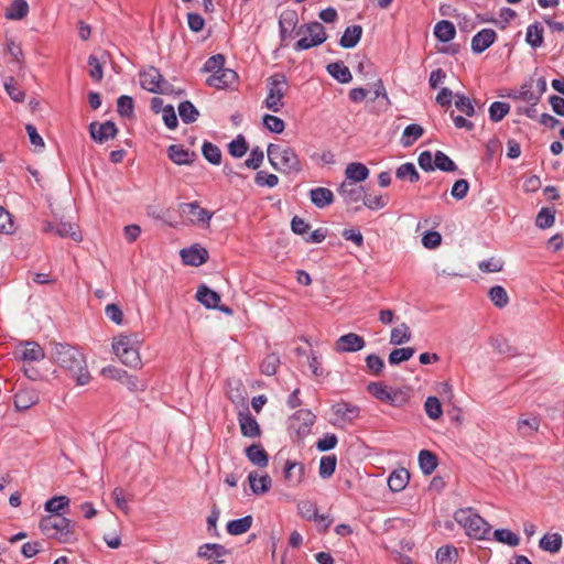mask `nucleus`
I'll return each mask as SVG.
<instances>
[{"mask_svg":"<svg viewBox=\"0 0 564 564\" xmlns=\"http://www.w3.org/2000/svg\"><path fill=\"white\" fill-rule=\"evenodd\" d=\"M51 358L62 368L78 386H85L90 381L85 355L69 344L51 343Z\"/></svg>","mask_w":564,"mask_h":564,"instance_id":"nucleus-1","label":"nucleus"},{"mask_svg":"<svg viewBox=\"0 0 564 564\" xmlns=\"http://www.w3.org/2000/svg\"><path fill=\"white\" fill-rule=\"evenodd\" d=\"M143 343L137 333L120 334L112 340V350L120 361L130 368L141 367L140 347Z\"/></svg>","mask_w":564,"mask_h":564,"instance_id":"nucleus-2","label":"nucleus"},{"mask_svg":"<svg viewBox=\"0 0 564 564\" xmlns=\"http://www.w3.org/2000/svg\"><path fill=\"white\" fill-rule=\"evenodd\" d=\"M267 154L271 166L284 174H299L303 166L296 152L290 147L270 143Z\"/></svg>","mask_w":564,"mask_h":564,"instance_id":"nucleus-3","label":"nucleus"},{"mask_svg":"<svg viewBox=\"0 0 564 564\" xmlns=\"http://www.w3.org/2000/svg\"><path fill=\"white\" fill-rule=\"evenodd\" d=\"M73 527L72 521L62 514H50L40 521L42 533L61 543H70L75 540Z\"/></svg>","mask_w":564,"mask_h":564,"instance_id":"nucleus-4","label":"nucleus"},{"mask_svg":"<svg viewBox=\"0 0 564 564\" xmlns=\"http://www.w3.org/2000/svg\"><path fill=\"white\" fill-rule=\"evenodd\" d=\"M454 519L465 529L468 536L476 540H487L491 532V525L471 508L457 510Z\"/></svg>","mask_w":564,"mask_h":564,"instance_id":"nucleus-5","label":"nucleus"},{"mask_svg":"<svg viewBox=\"0 0 564 564\" xmlns=\"http://www.w3.org/2000/svg\"><path fill=\"white\" fill-rule=\"evenodd\" d=\"M268 94L263 106L272 111L279 112L284 108V97L289 90V83L285 75L276 73L267 79Z\"/></svg>","mask_w":564,"mask_h":564,"instance_id":"nucleus-6","label":"nucleus"},{"mask_svg":"<svg viewBox=\"0 0 564 564\" xmlns=\"http://www.w3.org/2000/svg\"><path fill=\"white\" fill-rule=\"evenodd\" d=\"M141 87L150 93L169 94L171 85L163 78L158 68L150 66L140 72Z\"/></svg>","mask_w":564,"mask_h":564,"instance_id":"nucleus-7","label":"nucleus"},{"mask_svg":"<svg viewBox=\"0 0 564 564\" xmlns=\"http://www.w3.org/2000/svg\"><path fill=\"white\" fill-rule=\"evenodd\" d=\"M308 36L300 39L295 45V51H304L318 46L327 39L325 28L319 22H312L303 26Z\"/></svg>","mask_w":564,"mask_h":564,"instance_id":"nucleus-8","label":"nucleus"},{"mask_svg":"<svg viewBox=\"0 0 564 564\" xmlns=\"http://www.w3.org/2000/svg\"><path fill=\"white\" fill-rule=\"evenodd\" d=\"M182 216H186L194 225L209 226L213 213L202 208L197 202L183 203L178 206Z\"/></svg>","mask_w":564,"mask_h":564,"instance_id":"nucleus-9","label":"nucleus"},{"mask_svg":"<svg viewBox=\"0 0 564 564\" xmlns=\"http://www.w3.org/2000/svg\"><path fill=\"white\" fill-rule=\"evenodd\" d=\"M315 422V415L310 410H299L290 419V426L299 435H306Z\"/></svg>","mask_w":564,"mask_h":564,"instance_id":"nucleus-10","label":"nucleus"},{"mask_svg":"<svg viewBox=\"0 0 564 564\" xmlns=\"http://www.w3.org/2000/svg\"><path fill=\"white\" fill-rule=\"evenodd\" d=\"M366 345L364 337L348 333L340 336L335 343V350L337 352H356L361 350Z\"/></svg>","mask_w":564,"mask_h":564,"instance_id":"nucleus-11","label":"nucleus"},{"mask_svg":"<svg viewBox=\"0 0 564 564\" xmlns=\"http://www.w3.org/2000/svg\"><path fill=\"white\" fill-rule=\"evenodd\" d=\"M238 80V75L232 69H225L207 77L206 84L217 89H226L232 87Z\"/></svg>","mask_w":564,"mask_h":564,"instance_id":"nucleus-12","label":"nucleus"},{"mask_svg":"<svg viewBox=\"0 0 564 564\" xmlns=\"http://www.w3.org/2000/svg\"><path fill=\"white\" fill-rule=\"evenodd\" d=\"M15 356L24 361H40L44 359V349L35 341L22 343L15 350Z\"/></svg>","mask_w":564,"mask_h":564,"instance_id":"nucleus-13","label":"nucleus"},{"mask_svg":"<svg viewBox=\"0 0 564 564\" xmlns=\"http://www.w3.org/2000/svg\"><path fill=\"white\" fill-rule=\"evenodd\" d=\"M338 193L345 204L350 205L362 200L365 191L361 185L351 181H344L338 187Z\"/></svg>","mask_w":564,"mask_h":564,"instance_id":"nucleus-14","label":"nucleus"},{"mask_svg":"<svg viewBox=\"0 0 564 564\" xmlns=\"http://www.w3.org/2000/svg\"><path fill=\"white\" fill-rule=\"evenodd\" d=\"M90 137L100 143L116 137L118 129L112 121L104 123L93 122L89 126Z\"/></svg>","mask_w":564,"mask_h":564,"instance_id":"nucleus-15","label":"nucleus"},{"mask_svg":"<svg viewBox=\"0 0 564 564\" xmlns=\"http://www.w3.org/2000/svg\"><path fill=\"white\" fill-rule=\"evenodd\" d=\"M40 398L36 390L31 388L20 389L13 397L17 411H25L39 403Z\"/></svg>","mask_w":564,"mask_h":564,"instance_id":"nucleus-16","label":"nucleus"},{"mask_svg":"<svg viewBox=\"0 0 564 564\" xmlns=\"http://www.w3.org/2000/svg\"><path fill=\"white\" fill-rule=\"evenodd\" d=\"M497 33L492 29H482L471 39V50L480 54L486 51L496 41Z\"/></svg>","mask_w":564,"mask_h":564,"instance_id":"nucleus-17","label":"nucleus"},{"mask_svg":"<svg viewBox=\"0 0 564 564\" xmlns=\"http://www.w3.org/2000/svg\"><path fill=\"white\" fill-rule=\"evenodd\" d=\"M238 422L243 436L254 438L261 435L260 425L249 411L240 412Z\"/></svg>","mask_w":564,"mask_h":564,"instance_id":"nucleus-18","label":"nucleus"},{"mask_svg":"<svg viewBox=\"0 0 564 564\" xmlns=\"http://www.w3.org/2000/svg\"><path fill=\"white\" fill-rule=\"evenodd\" d=\"M167 156L177 165H189L196 159L195 152H189L181 144H172L167 148Z\"/></svg>","mask_w":564,"mask_h":564,"instance_id":"nucleus-19","label":"nucleus"},{"mask_svg":"<svg viewBox=\"0 0 564 564\" xmlns=\"http://www.w3.org/2000/svg\"><path fill=\"white\" fill-rule=\"evenodd\" d=\"M181 258L185 264L198 267L208 259V251L200 247H191L181 250Z\"/></svg>","mask_w":564,"mask_h":564,"instance_id":"nucleus-20","label":"nucleus"},{"mask_svg":"<svg viewBox=\"0 0 564 564\" xmlns=\"http://www.w3.org/2000/svg\"><path fill=\"white\" fill-rule=\"evenodd\" d=\"M284 478L291 487L300 485L304 478V466L288 460L284 468Z\"/></svg>","mask_w":564,"mask_h":564,"instance_id":"nucleus-21","label":"nucleus"},{"mask_svg":"<svg viewBox=\"0 0 564 564\" xmlns=\"http://www.w3.org/2000/svg\"><path fill=\"white\" fill-rule=\"evenodd\" d=\"M345 181L360 183L369 176V169L359 162L349 163L345 169Z\"/></svg>","mask_w":564,"mask_h":564,"instance_id":"nucleus-22","label":"nucleus"},{"mask_svg":"<svg viewBox=\"0 0 564 564\" xmlns=\"http://www.w3.org/2000/svg\"><path fill=\"white\" fill-rule=\"evenodd\" d=\"M312 203L318 207L324 208L334 202V194L326 187H315L310 191Z\"/></svg>","mask_w":564,"mask_h":564,"instance_id":"nucleus-23","label":"nucleus"},{"mask_svg":"<svg viewBox=\"0 0 564 564\" xmlns=\"http://www.w3.org/2000/svg\"><path fill=\"white\" fill-rule=\"evenodd\" d=\"M228 551L225 546L217 543H206L199 546L197 551V556L206 560L217 561L224 555H226Z\"/></svg>","mask_w":564,"mask_h":564,"instance_id":"nucleus-24","label":"nucleus"},{"mask_svg":"<svg viewBox=\"0 0 564 564\" xmlns=\"http://www.w3.org/2000/svg\"><path fill=\"white\" fill-rule=\"evenodd\" d=\"M196 300L207 308H217L220 302V296L217 292L210 290L206 285L198 288Z\"/></svg>","mask_w":564,"mask_h":564,"instance_id":"nucleus-25","label":"nucleus"},{"mask_svg":"<svg viewBox=\"0 0 564 564\" xmlns=\"http://www.w3.org/2000/svg\"><path fill=\"white\" fill-rule=\"evenodd\" d=\"M362 28L360 25L348 26L339 40V45L344 48H352L360 41Z\"/></svg>","mask_w":564,"mask_h":564,"instance_id":"nucleus-26","label":"nucleus"},{"mask_svg":"<svg viewBox=\"0 0 564 564\" xmlns=\"http://www.w3.org/2000/svg\"><path fill=\"white\" fill-rule=\"evenodd\" d=\"M332 411L338 419L348 422H351L359 415V408L346 402L334 404Z\"/></svg>","mask_w":564,"mask_h":564,"instance_id":"nucleus-27","label":"nucleus"},{"mask_svg":"<svg viewBox=\"0 0 564 564\" xmlns=\"http://www.w3.org/2000/svg\"><path fill=\"white\" fill-rule=\"evenodd\" d=\"M248 480L250 484V489L256 495L265 494L272 484V480L269 475L258 476L256 471H252L248 476Z\"/></svg>","mask_w":564,"mask_h":564,"instance_id":"nucleus-28","label":"nucleus"},{"mask_svg":"<svg viewBox=\"0 0 564 564\" xmlns=\"http://www.w3.org/2000/svg\"><path fill=\"white\" fill-rule=\"evenodd\" d=\"M246 456L256 466L265 467L269 463V456L260 444H252L246 448Z\"/></svg>","mask_w":564,"mask_h":564,"instance_id":"nucleus-29","label":"nucleus"},{"mask_svg":"<svg viewBox=\"0 0 564 564\" xmlns=\"http://www.w3.org/2000/svg\"><path fill=\"white\" fill-rule=\"evenodd\" d=\"M409 471L404 468H400L391 473V475L388 478V486L392 491L399 492L405 488V486L409 482Z\"/></svg>","mask_w":564,"mask_h":564,"instance_id":"nucleus-30","label":"nucleus"},{"mask_svg":"<svg viewBox=\"0 0 564 564\" xmlns=\"http://www.w3.org/2000/svg\"><path fill=\"white\" fill-rule=\"evenodd\" d=\"M29 13V4L25 0H13L6 9V18L8 20H22Z\"/></svg>","mask_w":564,"mask_h":564,"instance_id":"nucleus-31","label":"nucleus"},{"mask_svg":"<svg viewBox=\"0 0 564 564\" xmlns=\"http://www.w3.org/2000/svg\"><path fill=\"white\" fill-rule=\"evenodd\" d=\"M327 72L339 83L347 84L352 79L349 68L343 62H335L327 65Z\"/></svg>","mask_w":564,"mask_h":564,"instance_id":"nucleus-32","label":"nucleus"},{"mask_svg":"<svg viewBox=\"0 0 564 564\" xmlns=\"http://www.w3.org/2000/svg\"><path fill=\"white\" fill-rule=\"evenodd\" d=\"M424 133V129L422 126L417 123H412L405 127L401 137V144L404 148L411 147L417 139H420Z\"/></svg>","mask_w":564,"mask_h":564,"instance_id":"nucleus-33","label":"nucleus"},{"mask_svg":"<svg viewBox=\"0 0 564 564\" xmlns=\"http://www.w3.org/2000/svg\"><path fill=\"white\" fill-rule=\"evenodd\" d=\"M456 30L451 21L442 20L434 28V35L441 42H449L455 37Z\"/></svg>","mask_w":564,"mask_h":564,"instance_id":"nucleus-34","label":"nucleus"},{"mask_svg":"<svg viewBox=\"0 0 564 564\" xmlns=\"http://www.w3.org/2000/svg\"><path fill=\"white\" fill-rule=\"evenodd\" d=\"M419 465L424 475H431L437 467V457L431 451L422 449L419 453Z\"/></svg>","mask_w":564,"mask_h":564,"instance_id":"nucleus-35","label":"nucleus"},{"mask_svg":"<svg viewBox=\"0 0 564 564\" xmlns=\"http://www.w3.org/2000/svg\"><path fill=\"white\" fill-rule=\"evenodd\" d=\"M544 30L538 22L530 24L527 28L525 42L533 48L540 47L543 44Z\"/></svg>","mask_w":564,"mask_h":564,"instance_id":"nucleus-36","label":"nucleus"},{"mask_svg":"<svg viewBox=\"0 0 564 564\" xmlns=\"http://www.w3.org/2000/svg\"><path fill=\"white\" fill-rule=\"evenodd\" d=\"M562 536L558 533L544 534L539 542V546L546 552L557 553L562 547Z\"/></svg>","mask_w":564,"mask_h":564,"instance_id":"nucleus-37","label":"nucleus"},{"mask_svg":"<svg viewBox=\"0 0 564 564\" xmlns=\"http://www.w3.org/2000/svg\"><path fill=\"white\" fill-rule=\"evenodd\" d=\"M253 522L251 516H246L240 519L231 520L227 523V531L231 535H240L249 531Z\"/></svg>","mask_w":564,"mask_h":564,"instance_id":"nucleus-38","label":"nucleus"},{"mask_svg":"<svg viewBox=\"0 0 564 564\" xmlns=\"http://www.w3.org/2000/svg\"><path fill=\"white\" fill-rule=\"evenodd\" d=\"M540 426V420L536 416L521 417L517 423L518 432L523 437L532 436L538 432Z\"/></svg>","mask_w":564,"mask_h":564,"instance_id":"nucleus-39","label":"nucleus"},{"mask_svg":"<svg viewBox=\"0 0 564 564\" xmlns=\"http://www.w3.org/2000/svg\"><path fill=\"white\" fill-rule=\"evenodd\" d=\"M411 336H412V334H411L410 327L405 323H402L401 325H399L398 327H394L391 330L390 344H392V345L405 344L411 339Z\"/></svg>","mask_w":564,"mask_h":564,"instance_id":"nucleus-40","label":"nucleus"},{"mask_svg":"<svg viewBox=\"0 0 564 564\" xmlns=\"http://www.w3.org/2000/svg\"><path fill=\"white\" fill-rule=\"evenodd\" d=\"M436 561L438 564H455L458 557L456 547L453 545L441 546L436 551Z\"/></svg>","mask_w":564,"mask_h":564,"instance_id":"nucleus-41","label":"nucleus"},{"mask_svg":"<svg viewBox=\"0 0 564 564\" xmlns=\"http://www.w3.org/2000/svg\"><path fill=\"white\" fill-rule=\"evenodd\" d=\"M178 115L183 122L192 123L197 120L199 112L191 101L186 100L178 105Z\"/></svg>","mask_w":564,"mask_h":564,"instance_id":"nucleus-42","label":"nucleus"},{"mask_svg":"<svg viewBox=\"0 0 564 564\" xmlns=\"http://www.w3.org/2000/svg\"><path fill=\"white\" fill-rule=\"evenodd\" d=\"M494 538L497 542L507 544L509 546H517L520 543V538L509 529L495 530Z\"/></svg>","mask_w":564,"mask_h":564,"instance_id":"nucleus-43","label":"nucleus"},{"mask_svg":"<svg viewBox=\"0 0 564 564\" xmlns=\"http://www.w3.org/2000/svg\"><path fill=\"white\" fill-rule=\"evenodd\" d=\"M202 153L204 155V158L212 164H215V165H218L220 164L221 162V151L220 149L208 142V141H205L203 147H202Z\"/></svg>","mask_w":564,"mask_h":564,"instance_id":"nucleus-44","label":"nucleus"},{"mask_svg":"<svg viewBox=\"0 0 564 564\" xmlns=\"http://www.w3.org/2000/svg\"><path fill=\"white\" fill-rule=\"evenodd\" d=\"M68 505L69 499L66 496H55L45 502V510L51 514H61L59 512Z\"/></svg>","mask_w":564,"mask_h":564,"instance_id":"nucleus-45","label":"nucleus"},{"mask_svg":"<svg viewBox=\"0 0 564 564\" xmlns=\"http://www.w3.org/2000/svg\"><path fill=\"white\" fill-rule=\"evenodd\" d=\"M414 354H415V349L412 347L393 349L389 355V364L390 365H399L403 361L411 359Z\"/></svg>","mask_w":564,"mask_h":564,"instance_id":"nucleus-46","label":"nucleus"},{"mask_svg":"<svg viewBox=\"0 0 564 564\" xmlns=\"http://www.w3.org/2000/svg\"><path fill=\"white\" fill-rule=\"evenodd\" d=\"M510 111V105L507 102L495 101L489 107V117L494 122L501 121Z\"/></svg>","mask_w":564,"mask_h":564,"instance_id":"nucleus-47","label":"nucleus"},{"mask_svg":"<svg viewBox=\"0 0 564 564\" xmlns=\"http://www.w3.org/2000/svg\"><path fill=\"white\" fill-rule=\"evenodd\" d=\"M395 176L399 180H408L411 183L417 182L420 175L413 163H404L397 169Z\"/></svg>","mask_w":564,"mask_h":564,"instance_id":"nucleus-48","label":"nucleus"},{"mask_svg":"<svg viewBox=\"0 0 564 564\" xmlns=\"http://www.w3.org/2000/svg\"><path fill=\"white\" fill-rule=\"evenodd\" d=\"M54 234L59 237H70L75 241L82 240L80 232L76 231L74 225L70 223H58L54 227Z\"/></svg>","mask_w":564,"mask_h":564,"instance_id":"nucleus-49","label":"nucleus"},{"mask_svg":"<svg viewBox=\"0 0 564 564\" xmlns=\"http://www.w3.org/2000/svg\"><path fill=\"white\" fill-rule=\"evenodd\" d=\"M488 295L491 302L499 308L505 307L509 302L507 291L500 285L492 286Z\"/></svg>","mask_w":564,"mask_h":564,"instance_id":"nucleus-50","label":"nucleus"},{"mask_svg":"<svg viewBox=\"0 0 564 564\" xmlns=\"http://www.w3.org/2000/svg\"><path fill=\"white\" fill-rule=\"evenodd\" d=\"M424 409L427 416L432 420H437L443 414L442 404L436 397H429L425 400Z\"/></svg>","mask_w":564,"mask_h":564,"instance_id":"nucleus-51","label":"nucleus"},{"mask_svg":"<svg viewBox=\"0 0 564 564\" xmlns=\"http://www.w3.org/2000/svg\"><path fill=\"white\" fill-rule=\"evenodd\" d=\"M434 162L435 169L444 172H454L457 169L454 161L442 151H436Z\"/></svg>","mask_w":564,"mask_h":564,"instance_id":"nucleus-52","label":"nucleus"},{"mask_svg":"<svg viewBox=\"0 0 564 564\" xmlns=\"http://www.w3.org/2000/svg\"><path fill=\"white\" fill-rule=\"evenodd\" d=\"M134 102L132 97L122 95L117 100V110L121 117L130 118L133 115Z\"/></svg>","mask_w":564,"mask_h":564,"instance_id":"nucleus-53","label":"nucleus"},{"mask_svg":"<svg viewBox=\"0 0 564 564\" xmlns=\"http://www.w3.org/2000/svg\"><path fill=\"white\" fill-rule=\"evenodd\" d=\"M228 151L234 158H242L247 151L248 145L243 135L239 134L228 144Z\"/></svg>","mask_w":564,"mask_h":564,"instance_id":"nucleus-54","label":"nucleus"},{"mask_svg":"<svg viewBox=\"0 0 564 564\" xmlns=\"http://www.w3.org/2000/svg\"><path fill=\"white\" fill-rule=\"evenodd\" d=\"M336 464V456H323L319 462V476L322 478H329L335 471Z\"/></svg>","mask_w":564,"mask_h":564,"instance_id":"nucleus-55","label":"nucleus"},{"mask_svg":"<svg viewBox=\"0 0 564 564\" xmlns=\"http://www.w3.org/2000/svg\"><path fill=\"white\" fill-rule=\"evenodd\" d=\"M280 365V357L276 354H269L261 362V372L265 376H273Z\"/></svg>","mask_w":564,"mask_h":564,"instance_id":"nucleus-56","label":"nucleus"},{"mask_svg":"<svg viewBox=\"0 0 564 564\" xmlns=\"http://www.w3.org/2000/svg\"><path fill=\"white\" fill-rule=\"evenodd\" d=\"M262 122L264 127L273 133H282L285 129L284 121L273 115H264Z\"/></svg>","mask_w":564,"mask_h":564,"instance_id":"nucleus-57","label":"nucleus"},{"mask_svg":"<svg viewBox=\"0 0 564 564\" xmlns=\"http://www.w3.org/2000/svg\"><path fill=\"white\" fill-rule=\"evenodd\" d=\"M224 64H225V57L223 55H220V54L214 55L206 61V63L204 65V72L210 73V75L219 73V72L226 69L224 67Z\"/></svg>","mask_w":564,"mask_h":564,"instance_id":"nucleus-58","label":"nucleus"},{"mask_svg":"<svg viewBox=\"0 0 564 564\" xmlns=\"http://www.w3.org/2000/svg\"><path fill=\"white\" fill-rule=\"evenodd\" d=\"M367 389L370 394L382 402L390 399V389L381 382H371Z\"/></svg>","mask_w":564,"mask_h":564,"instance_id":"nucleus-59","label":"nucleus"},{"mask_svg":"<svg viewBox=\"0 0 564 564\" xmlns=\"http://www.w3.org/2000/svg\"><path fill=\"white\" fill-rule=\"evenodd\" d=\"M555 215L547 208H542L535 219V225L541 229H546L553 226Z\"/></svg>","mask_w":564,"mask_h":564,"instance_id":"nucleus-60","label":"nucleus"},{"mask_svg":"<svg viewBox=\"0 0 564 564\" xmlns=\"http://www.w3.org/2000/svg\"><path fill=\"white\" fill-rule=\"evenodd\" d=\"M6 51L8 54L12 56V58L19 63H23V51L20 44L15 43V41L11 37L6 39Z\"/></svg>","mask_w":564,"mask_h":564,"instance_id":"nucleus-61","label":"nucleus"},{"mask_svg":"<svg viewBox=\"0 0 564 564\" xmlns=\"http://www.w3.org/2000/svg\"><path fill=\"white\" fill-rule=\"evenodd\" d=\"M299 513L306 520H317V507L311 501H302L297 505Z\"/></svg>","mask_w":564,"mask_h":564,"instance_id":"nucleus-62","label":"nucleus"},{"mask_svg":"<svg viewBox=\"0 0 564 564\" xmlns=\"http://www.w3.org/2000/svg\"><path fill=\"white\" fill-rule=\"evenodd\" d=\"M254 182L258 186L274 187L279 183V177L275 174H269L264 171H259L256 174Z\"/></svg>","mask_w":564,"mask_h":564,"instance_id":"nucleus-63","label":"nucleus"},{"mask_svg":"<svg viewBox=\"0 0 564 564\" xmlns=\"http://www.w3.org/2000/svg\"><path fill=\"white\" fill-rule=\"evenodd\" d=\"M263 159H264L263 151L259 147H256L251 150L249 158L246 160L245 164L249 169L257 170L262 164Z\"/></svg>","mask_w":564,"mask_h":564,"instance_id":"nucleus-64","label":"nucleus"}]
</instances>
